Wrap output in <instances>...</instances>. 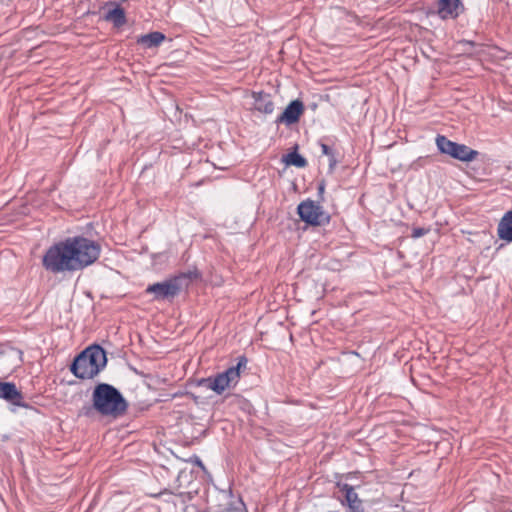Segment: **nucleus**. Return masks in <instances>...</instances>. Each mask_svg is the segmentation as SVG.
Returning <instances> with one entry per match:
<instances>
[{"label":"nucleus","mask_w":512,"mask_h":512,"mask_svg":"<svg viewBox=\"0 0 512 512\" xmlns=\"http://www.w3.org/2000/svg\"><path fill=\"white\" fill-rule=\"evenodd\" d=\"M428 229H425V228H414L413 231H412V237L413 238H420L422 236H424L425 234L428 233Z\"/></svg>","instance_id":"19"},{"label":"nucleus","mask_w":512,"mask_h":512,"mask_svg":"<svg viewBox=\"0 0 512 512\" xmlns=\"http://www.w3.org/2000/svg\"><path fill=\"white\" fill-rule=\"evenodd\" d=\"M165 40V35L161 32L155 31L145 35H141L137 43L145 48L158 47Z\"/></svg>","instance_id":"14"},{"label":"nucleus","mask_w":512,"mask_h":512,"mask_svg":"<svg viewBox=\"0 0 512 512\" xmlns=\"http://www.w3.org/2000/svg\"><path fill=\"white\" fill-rule=\"evenodd\" d=\"M115 7L109 10L105 15V20L110 21L116 27H121L126 23L125 11L118 4L110 3Z\"/></svg>","instance_id":"15"},{"label":"nucleus","mask_w":512,"mask_h":512,"mask_svg":"<svg viewBox=\"0 0 512 512\" xmlns=\"http://www.w3.org/2000/svg\"><path fill=\"white\" fill-rule=\"evenodd\" d=\"M106 364L105 350L99 345H92L74 359L70 370L79 379H92L105 368Z\"/></svg>","instance_id":"3"},{"label":"nucleus","mask_w":512,"mask_h":512,"mask_svg":"<svg viewBox=\"0 0 512 512\" xmlns=\"http://www.w3.org/2000/svg\"><path fill=\"white\" fill-rule=\"evenodd\" d=\"M183 512H197V509H196V507H195V506L190 505V506H186V507L184 508V511H183Z\"/></svg>","instance_id":"20"},{"label":"nucleus","mask_w":512,"mask_h":512,"mask_svg":"<svg viewBox=\"0 0 512 512\" xmlns=\"http://www.w3.org/2000/svg\"><path fill=\"white\" fill-rule=\"evenodd\" d=\"M180 278L174 277L163 282H157L146 288L147 294H153L155 300H169L181 291Z\"/></svg>","instance_id":"6"},{"label":"nucleus","mask_w":512,"mask_h":512,"mask_svg":"<svg viewBox=\"0 0 512 512\" xmlns=\"http://www.w3.org/2000/svg\"><path fill=\"white\" fill-rule=\"evenodd\" d=\"M304 112V105L300 100L291 101L285 110L277 117L276 123L292 125L299 121Z\"/></svg>","instance_id":"9"},{"label":"nucleus","mask_w":512,"mask_h":512,"mask_svg":"<svg viewBox=\"0 0 512 512\" xmlns=\"http://www.w3.org/2000/svg\"><path fill=\"white\" fill-rule=\"evenodd\" d=\"M322 154L329 159V171L333 172L337 165V158L334 150L325 143H320Z\"/></svg>","instance_id":"18"},{"label":"nucleus","mask_w":512,"mask_h":512,"mask_svg":"<svg viewBox=\"0 0 512 512\" xmlns=\"http://www.w3.org/2000/svg\"><path fill=\"white\" fill-rule=\"evenodd\" d=\"M284 161L287 165H293L298 168H303L307 165V160L297 152H290L285 155Z\"/></svg>","instance_id":"17"},{"label":"nucleus","mask_w":512,"mask_h":512,"mask_svg":"<svg viewBox=\"0 0 512 512\" xmlns=\"http://www.w3.org/2000/svg\"><path fill=\"white\" fill-rule=\"evenodd\" d=\"M93 408L102 416L117 418L122 416L128 403L121 392L114 386L107 383H99L92 393Z\"/></svg>","instance_id":"2"},{"label":"nucleus","mask_w":512,"mask_h":512,"mask_svg":"<svg viewBox=\"0 0 512 512\" xmlns=\"http://www.w3.org/2000/svg\"><path fill=\"white\" fill-rule=\"evenodd\" d=\"M497 230L500 239L512 242V211L502 217Z\"/></svg>","instance_id":"13"},{"label":"nucleus","mask_w":512,"mask_h":512,"mask_svg":"<svg viewBox=\"0 0 512 512\" xmlns=\"http://www.w3.org/2000/svg\"><path fill=\"white\" fill-rule=\"evenodd\" d=\"M254 109L260 113L271 114L274 111V103L271 95L264 92H253Z\"/></svg>","instance_id":"11"},{"label":"nucleus","mask_w":512,"mask_h":512,"mask_svg":"<svg viewBox=\"0 0 512 512\" xmlns=\"http://www.w3.org/2000/svg\"><path fill=\"white\" fill-rule=\"evenodd\" d=\"M436 146L438 148V150L442 153V154H446V155H451L455 145L457 144L456 142H453L451 140H449L446 136H443V135H438L436 137Z\"/></svg>","instance_id":"16"},{"label":"nucleus","mask_w":512,"mask_h":512,"mask_svg":"<svg viewBox=\"0 0 512 512\" xmlns=\"http://www.w3.org/2000/svg\"><path fill=\"white\" fill-rule=\"evenodd\" d=\"M247 362V358L241 356L238 358L236 365L229 367L224 372L218 373L214 377L202 379L200 385L220 395L226 389L233 388L237 385L240 379V370L246 367Z\"/></svg>","instance_id":"4"},{"label":"nucleus","mask_w":512,"mask_h":512,"mask_svg":"<svg viewBox=\"0 0 512 512\" xmlns=\"http://www.w3.org/2000/svg\"><path fill=\"white\" fill-rule=\"evenodd\" d=\"M239 504H240L241 506H243V505H244V503H243L241 500H239Z\"/></svg>","instance_id":"23"},{"label":"nucleus","mask_w":512,"mask_h":512,"mask_svg":"<svg viewBox=\"0 0 512 512\" xmlns=\"http://www.w3.org/2000/svg\"><path fill=\"white\" fill-rule=\"evenodd\" d=\"M461 0H439L437 14L443 19H456L463 11Z\"/></svg>","instance_id":"10"},{"label":"nucleus","mask_w":512,"mask_h":512,"mask_svg":"<svg viewBox=\"0 0 512 512\" xmlns=\"http://www.w3.org/2000/svg\"><path fill=\"white\" fill-rule=\"evenodd\" d=\"M193 462H194L196 465H198L199 467L204 468V465H203L202 461H201L198 457H195V458H194V460H193Z\"/></svg>","instance_id":"22"},{"label":"nucleus","mask_w":512,"mask_h":512,"mask_svg":"<svg viewBox=\"0 0 512 512\" xmlns=\"http://www.w3.org/2000/svg\"><path fill=\"white\" fill-rule=\"evenodd\" d=\"M478 156V151L471 149L465 144L457 143L450 157L463 162H471Z\"/></svg>","instance_id":"12"},{"label":"nucleus","mask_w":512,"mask_h":512,"mask_svg":"<svg viewBox=\"0 0 512 512\" xmlns=\"http://www.w3.org/2000/svg\"><path fill=\"white\" fill-rule=\"evenodd\" d=\"M324 191H325V184L322 182L318 186V193H319V195L322 196Z\"/></svg>","instance_id":"21"},{"label":"nucleus","mask_w":512,"mask_h":512,"mask_svg":"<svg viewBox=\"0 0 512 512\" xmlns=\"http://www.w3.org/2000/svg\"><path fill=\"white\" fill-rule=\"evenodd\" d=\"M297 212L300 219L311 226H322L330 222V215L319 203L310 199L302 201Z\"/></svg>","instance_id":"5"},{"label":"nucleus","mask_w":512,"mask_h":512,"mask_svg":"<svg viewBox=\"0 0 512 512\" xmlns=\"http://www.w3.org/2000/svg\"><path fill=\"white\" fill-rule=\"evenodd\" d=\"M101 250L100 243L93 239L84 236L68 237L47 249L42 265L55 274L81 271L98 260Z\"/></svg>","instance_id":"1"},{"label":"nucleus","mask_w":512,"mask_h":512,"mask_svg":"<svg viewBox=\"0 0 512 512\" xmlns=\"http://www.w3.org/2000/svg\"><path fill=\"white\" fill-rule=\"evenodd\" d=\"M336 487L340 489L345 495L344 500H341L343 506H347L348 512H363V502L355 492L354 487L348 483L337 482Z\"/></svg>","instance_id":"7"},{"label":"nucleus","mask_w":512,"mask_h":512,"mask_svg":"<svg viewBox=\"0 0 512 512\" xmlns=\"http://www.w3.org/2000/svg\"><path fill=\"white\" fill-rule=\"evenodd\" d=\"M0 398L8 401L9 403L28 408L29 405L24 402V396L16 385L12 382H0Z\"/></svg>","instance_id":"8"}]
</instances>
